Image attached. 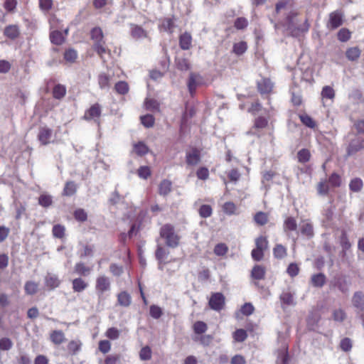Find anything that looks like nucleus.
<instances>
[{"instance_id":"052dcab7","label":"nucleus","mask_w":364,"mask_h":364,"mask_svg":"<svg viewBox=\"0 0 364 364\" xmlns=\"http://www.w3.org/2000/svg\"><path fill=\"white\" fill-rule=\"evenodd\" d=\"M195 341H198L201 345L204 346H208L210 345L213 340V336L210 334H202L199 337L193 338Z\"/></svg>"},{"instance_id":"69168bd1","label":"nucleus","mask_w":364,"mask_h":364,"mask_svg":"<svg viewBox=\"0 0 364 364\" xmlns=\"http://www.w3.org/2000/svg\"><path fill=\"white\" fill-rule=\"evenodd\" d=\"M65 228L63 225L58 224L53 227L52 232L53 235L59 239H62L65 236Z\"/></svg>"},{"instance_id":"20e7f679","label":"nucleus","mask_w":364,"mask_h":364,"mask_svg":"<svg viewBox=\"0 0 364 364\" xmlns=\"http://www.w3.org/2000/svg\"><path fill=\"white\" fill-rule=\"evenodd\" d=\"M255 247L251 252V257L255 262H260L264 259V252L269 247V241L266 236L259 235L255 240Z\"/></svg>"},{"instance_id":"b1692460","label":"nucleus","mask_w":364,"mask_h":364,"mask_svg":"<svg viewBox=\"0 0 364 364\" xmlns=\"http://www.w3.org/2000/svg\"><path fill=\"white\" fill-rule=\"evenodd\" d=\"M82 343L80 340H71L67 345V350L70 355H77L82 349Z\"/></svg>"},{"instance_id":"4c0bfd02","label":"nucleus","mask_w":364,"mask_h":364,"mask_svg":"<svg viewBox=\"0 0 364 364\" xmlns=\"http://www.w3.org/2000/svg\"><path fill=\"white\" fill-rule=\"evenodd\" d=\"M299 119L301 123L306 127L315 129L317 126L316 121L307 114H301L299 115Z\"/></svg>"},{"instance_id":"7c9ffc66","label":"nucleus","mask_w":364,"mask_h":364,"mask_svg":"<svg viewBox=\"0 0 364 364\" xmlns=\"http://www.w3.org/2000/svg\"><path fill=\"white\" fill-rule=\"evenodd\" d=\"M326 282V277L323 273L314 274L311 277V284L314 287H322Z\"/></svg>"},{"instance_id":"5fc2aeb1","label":"nucleus","mask_w":364,"mask_h":364,"mask_svg":"<svg viewBox=\"0 0 364 364\" xmlns=\"http://www.w3.org/2000/svg\"><path fill=\"white\" fill-rule=\"evenodd\" d=\"M38 204L43 208H48L53 204L52 196L48 194H41L38 197Z\"/></svg>"},{"instance_id":"a19ab883","label":"nucleus","mask_w":364,"mask_h":364,"mask_svg":"<svg viewBox=\"0 0 364 364\" xmlns=\"http://www.w3.org/2000/svg\"><path fill=\"white\" fill-rule=\"evenodd\" d=\"M60 281L55 275H48L45 278V284L50 289H54L59 287Z\"/></svg>"},{"instance_id":"8fccbe9b","label":"nucleus","mask_w":364,"mask_h":364,"mask_svg":"<svg viewBox=\"0 0 364 364\" xmlns=\"http://www.w3.org/2000/svg\"><path fill=\"white\" fill-rule=\"evenodd\" d=\"M144 106L146 109L149 111H159L160 110V105L159 102L152 98H146L144 102Z\"/></svg>"},{"instance_id":"bf43d9fd","label":"nucleus","mask_w":364,"mask_h":364,"mask_svg":"<svg viewBox=\"0 0 364 364\" xmlns=\"http://www.w3.org/2000/svg\"><path fill=\"white\" fill-rule=\"evenodd\" d=\"M198 213L203 218H209L213 214V208L210 205H202L198 209Z\"/></svg>"},{"instance_id":"4d7b16f0","label":"nucleus","mask_w":364,"mask_h":364,"mask_svg":"<svg viewBox=\"0 0 364 364\" xmlns=\"http://www.w3.org/2000/svg\"><path fill=\"white\" fill-rule=\"evenodd\" d=\"M223 210L228 215H235L237 214V206L233 202L228 201L223 204Z\"/></svg>"},{"instance_id":"9d476101","label":"nucleus","mask_w":364,"mask_h":364,"mask_svg":"<svg viewBox=\"0 0 364 364\" xmlns=\"http://www.w3.org/2000/svg\"><path fill=\"white\" fill-rule=\"evenodd\" d=\"M203 84V77L196 73H191L189 75L187 86L191 95L193 97L198 86Z\"/></svg>"},{"instance_id":"338daca9","label":"nucleus","mask_w":364,"mask_h":364,"mask_svg":"<svg viewBox=\"0 0 364 364\" xmlns=\"http://www.w3.org/2000/svg\"><path fill=\"white\" fill-rule=\"evenodd\" d=\"M141 123L146 128L152 127L154 125L155 119L151 114H146L140 117Z\"/></svg>"},{"instance_id":"ddd939ff","label":"nucleus","mask_w":364,"mask_h":364,"mask_svg":"<svg viewBox=\"0 0 364 364\" xmlns=\"http://www.w3.org/2000/svg\"><path fill=\"white\" fill-rule=\"evenodd\" d=\"M274 84L267 77H262L257 82V88L261 95H269L272 92Z\"/></svg>"},{"instance_id":"cd10ccee","label":"nucleus","mask_w":364,"mask_h":364,"mask_svg":"<svg viewBox=\"0 0 364 364\" xmlns=\"http://www.w3.org/2000/svg\"><path fill=\"white\" fill-rule=\"evenodd\" d=\"M273 256L277 259H284L288 254L287 248L282 244H276L272 250Z\"/></svg>"},{"instance_id":"0eeeda50","label":"nucleus","mask_w":364,"mask_h":364,"mask_svg":"<svg viewBox=\"0 0 364 364\" xmlns=\"http://www.w3.org/2000/svg\"><path fill=\"white\" fill-rule=\"evenodd\" d=\"M102 116V106L96 102L92 105L88 109L85 111L82 119L85 121H94L95 122L100 123V117Z\"/></svg>"},{"instance_id":"4468645a","label":"nucleus","mask_w":364,"mask_h":364,"mask_svg":"<svg viewBox=\"0 0 364 364\" xmlns=\"http://www.w3.org/2000/svg\"><path fill=\"white\" fill-rule=\"evenodd\" d=\"M339 245L341 247V255L344 257L348 250H350L352 244L349 240L348 234L345 230H342L338 238Z\"/></svg>"},{"instance_id":"473e14b6","label":"nucleus","mask_w":364,"mask_h":364,"mask_svg":"<svg viewBox=\"0 0 364 364\" xmlns=\"http://www.w3.org/2000/svg\"><path fill=\"white\" fill-rule=\"evenodd\" d=\"M131 296L126 291H121L117 294V303L119 305L127 307L131 304Z\"/></svg>"},{"instance_id":"bb28decb","label":"nucleus","mask_w":364,"mask_h":364,"mask_svg":"<svg viewBox=\"0 0 364 364\" xmlns=\"http://www.w3.org/2000/svg\"><path fill=\"white\" fill-rule=\"evenodd\" d=\"M361 50L358 46L350 47L346 50V58L352 62L357 61L361 55Z\"/></svg>"},{"instance_id":"9b49d317","label":"nucleus","mask_w":364,"mask_h":364,"mask_svg":"<svg viewBox=\"0 0 364 364\" xmlns=\"http://www.w3.org/2000/svg\"><path fill=\"white\" fill-rule=\"evenodd\" d=\"M201 159L200 150L196 147H191L186 153V163L188 166H196L200 163Z\"/></svg>"},{"instance_id":"4be33fe9","label":"nucleus","mask_w":364,"mask_h":364,"mask_svg":"<svg viewBox=\"0 0 364 364\" xmlns=\"http://www.w3.org/2000/svg\"><path fill=\"white\" fill-rule=\"evenodd\" d=\"M4 35L11 40H15L20 36L19 27L14 24L7 26L4 30Z\"/></svg>"},{"instance_id":"de8ad7c7","label":"nucleus","mask_w":364,"mask_h":364,"mask_svg":"<svg viewBox=\"0 0 364 364\" xmlns=\"http://www.w3.org/2000/svg\"><path fill=\"white\" fill-rule=\"evenodd\" d=\"M247 49V44L245 41L235 43L232 46V52L237 55H242Z\"/></svg>"},{"instance_id":"f03ea898","label":"nucleus","mask_w":364,"mask_h":364,"mask_svg":"<svg viewBox=\"0 0 364 364\" xmlns=\"http://www.w3.org/2000/svg\"><path fill=\"white\" fill-rule=\"evenodd\" d=\"M91 39L94 41L92 48L97 55L102 58L108 49L106 48V43L104 40V34L100 27H95L90 31Z\"/></svg>"},{"instance_id":"a878e982","label":"nucleus","mask_w":364,"mask_h":364,"mask_svg":"<svg viewBox=\"0 0 364 364\" xmlns=\"http://www.w3.org/2000/svg\"><path fill=\"white\" fill-rule=\"evenodd\" d=\"M91 272L92 268L84 262H77L74 266V272L81 277H87L91 273Z\"/></svg>"},{"instance_id":"a211bd4d","label":"nucleus","mask_w":364,"mask_h":364,"mask_svg":"<svg viewBox=\"0 0 364 364\" xmlns=\"http://www.w3.org/2000/svg\"><path fill=\"white\" fill-rule=\"evenodd\" d=\"M50 341L56 346L61 345L66 340L65 335L61 330L51 331L49 334Z\"/></svg>"},{"instance_id":"2f4dec72","label":"nucleus","mask_w":364,"mask_h":364,"mask_svg":"<svg viewBox=\"0 0 364 364\" xmlns=\"http://www.w3.org/2000/svg\"><path fill=\"white\" fill-rule=\"evenodd\" d=\"M253 220L257 225H265L269 222V214L263 211H258L255 214Z\"/></svg>"},{"instance_id":"a18cd8bd","label":"nucleus","mask_w":364,"mask_h":364,"mask_svg":"<svg viewBox=\"0 0 364 364\" xmlns=\"http://www.w3.org/2000/svg\"><path fill=\"white\" fill-rule=\"evenodd\" d=\"M193 330L195 334L202 335L208 330V325L204 321H198L193 325Z\"/></svg>"},{"instance_id":"58836bf2","label":"nucleus","mask_w":364,"mask_h":364,"mask_svg":"<svg viewBox=\"0 0 364 364\" xmlns=\"http://www.w3.org/2000/svg\"><path fill=\"white\" fill-rule=\"evenodd\" d=\"M293 4V0H279L275 4V14H278L282 11L292 7Z\"/></svg>"},{"instance_id":"dca6fc26","label":"nucleus","mask_w":364,"mask_h":364,"mask_svg":"<svg viewBox=\"0 0 364 364\" xmlns=\"http://www.w3.org/2000/svg\"><path fill=\"white\" fill-rule=\"evenodd\" d=\"M269 124V119L264 116H257L255 118L253 121V125L252 129L254 132V134H256L255 132H259L262 129H264L268 127Z\"/></svg>"},{"instance_id":"2eb2a0df","label":"nucleus","mask_w":364,"mask_h":364,"mask_svg":"<svg viewBox=\"0 0 364 364\" xmlns=\"http://www.w3.org/2000/svg\"><path fill=\"white\" fill-rule=\"evenodd\" d=\"M53 135V130L47 127H40L38 134V139L41 145L46 146L50 142Z\"/></svg>"},{"instance_id":"0e129e2a","label":"nucleus","mask_w":364,"mask_h":364,"mask_svg":"<svg viewBox=\"0 0 364 364\" xmlns=\"http://www.w3.org/2000/svg\"><path fill=\"white\" fill-rule=\"evenodd\" d=\"M112 343L109 340H100L98 343V350L103 354H107L111 350Z\"/></svg>"},{"instance_id":"1a4fd4ad","label":"nucleus","mask_w":364,"mask_h":364,"mask_svg":"<svg viewBox=\"0 0 364 364\" xmlns=\"http://www.w3.org/2000/svg\"><path fill=\"white\" fill-rule=\"evenodd\" d=\"M210 308L214 311H221L225 305V297L220 292L213 293L208 301Z\"/></svg>"},{"instance_id":"ea45409f","label":"nucleus","mask_w":364,"mask_h":364,"mask_svg":"<svg viewBox=\"0 0 364 364\" xmlns=\"http://www.w3.org/2000/svg\"><path fill=\"white\" fill-rule=\"evenodd\" d=\"M133 151L136 155L142 156L149 152V149L143 141H139L134 144Z\"/></svg>"},{"instance_id":"c9c22d12","label":"nucleus","mask_w":364,"mask_h":364,"mask_svg":"<svg viewBox=\"0 0 364 364\" xmlns=\"http://www.w3.org/2000/svg\"><path fill=\"white\" fill-rule=\"evenodd\" d=\"M120 358L119 354L107 355L104 359H99L98 364H119Z\"/></svg>"},{"instance_id":"864d4df0","label":"nucleus","mask_w":364,"mask_h":364,"mask_svg":"<svg viewBox=\"0 0 364 364\" xmlns=\"http://www.w3.org/2000/svg\"><path fill=\"white\" fill-rule=\"evenodd\" d=\"M161 27L169 33H172L175 27L174 19L172 18H165L161 21Z\"/></svg>"},{"instance_id":"774afa93","label":"nucleus","mask_w":364,"mask_h":364,"mask_svg":"<svg viewBox=\"0 0 364 364\" xmlns=\"http://www.w3.org/2000/svg\"><path fill=\"white\" fill-rule=\"evenodd\" d=\"M300 268L299 265L295 262L290 263L287 268V273L291 277H295L299 274Z\"/></svg>"},{"instance_id":"49530a36","label":"nucleus","mask_w":364,"mask_h":364,"mask_svg":"<svg viewBox=\"0 0 364 364\" xmlns=\"http://www.w3.org/2000/svg\"><path fill=\"white\" fill-rule=\"evenodd\" d=\"M24 290L26 294L33 295L38 291V284L33 281H27L24 285Z\"/></svg>"},{"instance_id":"393cba45","label":"nucleus","mask_w":364,"mask_h":364,"mask_svg":"<svg viewBox=\"0 0 364 364\" xmlns=\"http://www.w3.org/2000/svg\"><path fill=\"white\" fill-rule=\"evenodd\" d=\"M192 46V36L188 32H184L179 36V46L182 50H189Z\"/></svg>"},{"instance_id":"423d86ee","label":"nucleus","mask_w":364,"mask_h":364,"mask_svg":"<svg viewBox=\"0 0 364 364\" xmlns=\"http://www.w3.org/2000/svg\"><path fill=\"white\" fill-rule=\"evenodd\" d=\"M344 12L339 9L331 12L326 22V27L329 30H336L343 25L344 21Z\"/></svg>"},{"instance_id":"680f3d73","label":"nucleus","mask_w":364,"mask_h":364,"mask_svg":"<svg viewBox=\"0 0 364 364\" xmlns=\"http://www.w3.org/2000/svg\"><path fill=\"white\" fill-rule=\"evenodd\" d=\"M228 247L225 243L217 244L213 250L214 254L217 256H225L228 252Z\"/></svg>"},{"instance_id":"5701e85b","label":"nucleus","mask_w":364,"mask_h":364,"mask_svg":"<svg viewBox=\"0 0 364 364\" xmlns=\"http://www.w3.org/2000/svg\"><path fill=\"white\" fill-rule=\"evenodd\" d=\"M352 304L355 308L364 311V294L362 291H355L352 297Z\"/></svg>"},{"instance_id":"f8f14e48","label":"nucleus","mask_w":364,"mask_h":364,"mask_svg":"<svg viewBox=\"0 0 364 364\" xmlns=\"http://www.w3.org/2000/svg\"><path fill=\"white\" fill-rule=\"evenodd\" d=\"M363 148L364 139L360 136H355L351 139L347 147V156H352Z\"/></svg>"},{"instance_id":"c756f323","label":"nucleus","mask_w":364,"mask_h":364,"mask_svg":"<svg viewBox=\"0 0 364 364\" xmlns=\"http://www.w3.org/2000/svg\"><path fill=\"white\" fill-rule=\"evenodd\" d=\"M172 191V182L168 179L162 180L159 184V194L160 196H166Z\"/></svg>"},{"instance_id":"f3484780","label":"nucleus","mask_w":364,"mask_h":364,"mask_svg":"<svg viewBox=\"0 0 364 364\" xmlns=\"http://www.w3.org/2000/svg\"><path fill=\"white\" fill-rule=\"evenodd\" d=\"M130 34L134 39L145 38L148 37V33L141 26L136 24L130 25Z\"/></svg>"},{"instance_id":"6e6552de","label":"nucleus","mask_w":364,"mask_h":364,"mask_svg":"<svg viewBox=\"0 0 364 364\" xmlns=\"http://www.w3.org/2000/svg\"><path fill=\"white\" fill-rule=\"evenodd\" d=\"M266 274L267 268L265 266L262 264H255L253 266L250 272V277L257 288H263V287L259 285V281L264 280L266 277Z\"/></svg>"},{"instance_id":"e433bc0d","label":"nucleus","mask_w":364,"mask_h":364,"mask_svg":"<svg viewBox=\"0 0 364 364\" xmlns=\"http://www.w3.org/2000/svg\"><path fill=\"white\" fill-rule=\"evenodd\" d=\"M50 39L52 43L60 46L65 42V37L62 32L53 31L50 33Z\"/></svg>"},{"instance_id":"7ed1b4c3","label":"nucleus","mask_w":364,"mask_h":364,"mask_svg":"<svg viewBox=\"0 0 364 364\" xmlns=\"http://www.w3.org/2000/svg\"><path fill=\"white\" fill-rule=\"evenodd\" d=\"M296 15L297 14L291 12L286 18L287 28L292 36H299L301 33L307 32L310 26L307 19H306L302 24H297L294 21Z\"/></svg>"},{"instance_id":"13d9d810","label":"nucleus","mask_w":364,"mask_h":364,"mask_svg":"<svg viewBox=\"0 0 364 364\" xmlns=\"http://www.w3.org/2000/svg\"><path fill=\"white\" fill-rule=\"evenodd\" d=\"M337 38L341 42H347L351 38V32L348 28H343L338 31Z\"/></svg>"},{"instance_id":"aec40b11","label":"nucleus","mask_w":364,"mask_h":364,"mask_svg":"<svg viewBox=\"0 0 364 364\" xmlns=\"http://www.w3.org/2000/svg\"><path fill=\"white\" fill-rule=\"evenodd\" d=\"M72 289L74 292L80 293L89 286L88 283L82 277H77L72 280Z\"/></svg>"},{"instance_id":"72a5a7b5","label":"nucleus","mask_w":364,"mask_h":364,"mask_svg":"<svg viewBox=\"0 0 364 364\" xmlns=\"http://www.w3.org/2000/svg\"><path fill=\"white\" fill-rule=\"evenodd\" d=\"M53 98L62 100L66 95V87L61 84L55 85L52 91Z\"/></svg>"},{"instance_id":"412c9836","label":"nucleus","mask_w":364,"mask_h":364,"mask_svg":"<svg viewBox=\"0 0 364 364\" xmlns=\"http://www.w3.org/2000/svg\"><path fill=\"white\" fill-rule=\"evenodd\" d=\"M77 184L75 181H68L65 183L62 191V196L66 197L73 196L77 193Z\"/></svg>"},{"instance_id":"37998d69","label":"nucleus","mask_w":364,"mask_h":364,"mask_svg":"<svg viewBox=\"0 0 364 364\" xmlns=\"http://www.w3.org/2000/svg\"><path fill=\"white\" fill-rule=\"evenodd\" d=\"M247 333L242 328L236 329L232 333V338L235 343L244 342L247 338Z\"/></svg>"},{"instance_id":"f704fd0d","label":"nucleus","mask_w":364,"mask_h":364,"mask_svg":"<svg viewBox=\"0 0 364 364\" xmlns=\"http://www.w3.org/2000/svg\"><path fill=\"white\" fill-rule=\"evenodd\" d=\"M330 188L331 186L326 179L321 180L316 186L317 193L319 196H327Z\"/></svg>"},{"instance_id":"39448f33","label":"nucleus","mask_w":364,"mask_h":364,"mask_svg":"<svg viewBox=\"0 0 364 364\" xmlns=\"http://www.w3.org/2000/svg\"><path fill=\"white\" fill-rule=\"evenodd\" d=\"M95 289L98 299H102L104 294L111 289L110 279L104 274L98 276L95 280Z\"/></svg>"},{"instance_id":"e2e57ef3","label":"nucleus","mask_w":364,"mask_h":364,"mask_svg":"<svg viewBox=\"0 0 364 364\" xmlns=\"http://www.w3.org/2000/svg\"><path fill=\"white\" fill-rule=\"evenodd\" d=\"M74 218L78 222H85L87 220V214L82 208H77L73 213Z\"/></svg>"},{"instance_id":"3c124183","label":"nucleus","mask_w":364,"mask_h":364,"mask_svg":"<svg viewBox=\"0 0 364 364\" xmlns=\"http://www.w3.org/2000/svg\"><path fill=\"white\" fill-rule=\"evenodd\" d=\"M114 90L119 95H124L128 93L129 90V85L125 81H119L114 85Z\"/></svg>"},{"instance_id":"f257e3e1","label":"nucleus","mask_w":364,"mask_h":364,"mask_svg":"<svg viewBox=\"0 0 364 364\" xmlns=\"http://www.w3.org/2000/svg\"><path fill=\"white\" fill-rule=\"evenodd\" d=\"M159 235L168 247L176 248L180 244L181 237L176 232L174 226L170 223L161 227Z\"/></svg>"},{"instance_id":"c03bdc74","label":"nucleus","mask_w":364,"mask_h":364,"mask_svg":"<svg viewBox=\"0 0 364 364\" xmlns=\"http://www.w3.org/2000/svg\"><path fill=\"white\" fill-rule=\"evenodd\" d=\"M279 299L283 304L287 306L294 305L295 304L294 301V294L289 290L283 291Z\"/></svg>"},{"instance_id":"09e8293b","label":"nucleus","mask_w":364,"mask_h":364,"mask_svg":"<svg viewBox=\"0 0 364 364\" xmlns=\"http://www.w3.org/2000/svg\"><path fill=\"white\" fill-rule=\"evenodd\" d=\"M331 188H338L342 184V178L341 176L336 173H333L326 179Z\"/></svg>"},{"instance_id":"603ef678","label":"nucleus","mask_w":364,"mask_h":364,"mask_svg":"<svg viewBox=\"0 0 364 364\" xmlns=\"http://www.w3.org/2000/svg\"><path fill=\"white\" fill-rule=\"evenodd\" d=\"M77 58V52L73 48H68L64 53V59L66 62L73 63Z\"/></svg>"},{"instance_id":"79ce46f5","label":"nucleus","mask_w":364,"mask_h":364,"mask_svg":"<svg viewBox=\"0 0 364 364\" xmlns=\"http://www.w3.org/2000/svg\"><path fill=\"white\" fill-rule=\"evenodd\" d=\"M297 159L301 164H306L311 159V154L308 149H301L297 152Z\"/></svg>"},{"instance_id":"6ab92c4d","label":"nucleus","mask_w":364,"mask_h":364,"mask_svg":"<svg viewBox=\"0 0 364 364\" xmlns=\"http://www.w3.org/2000/svg\"><path fill=\"white\" fill-rule=\"evenodd\" d=\"M297 222L296 220L292 216H288L284 221L283 229L284 232L289 236L291 232L296 231L297 230Z\"/></svg>"},{"instance_id":"6e6d98bb","label":"nucleus","mask_w":364,"mask_h":364,"mask_svg":"<svg viewBox=\"0 0 364 364\" xmlns=\"http://www.w3.org/2000/svg\"><path fill=\"white\" fill-rule=\"evenodd\" d=\"M363 186V181L359 178L352 179L349 183V188L353 192H359Z\"/></svg>"},{"instance_id":"c85d7f7f","label":"nucleus","mask_w":364,"mask_h":364,"mask_svg":"<svg viewBox=\"0 0 364 364\" xmlns=\"http://www.w3.org/2000/svg\"><path fill=\"white\" fill-rule=\"evenodd\" d=\"M300 232L302 235L311 239L314 235L313 225L309 221H303L300 226Z\"/></svg>"}]
</instances>
